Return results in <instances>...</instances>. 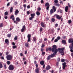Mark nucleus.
I'll use <instances>...</instances> for the list:
<instances>
[{
  "label": "nucleus",
  "instance_id": "nucleus-1",
  "mask_svg": "<svg viewBox=\"0 0 73 73\" xmlns=\"http://www.w3.org/2000/svg\"><path fill=\"white\" fill-rule=\"evenodd\" d=\"M64 49H65V48H58V51L61 54H61V55L62 56L64 55Z\"/></svg>",
  "mask_w": 73,
  "mask_h": 73
},
{
  "label": "nucleus",
  "instance_id": "nucleus-2",
  "mask_svg": "<svg viewBox=\"0 0 73 73\" xmlns=\"http://www.w3.org/2000/svg\"><path fill=\"white\" fill-rule=\"evenodd\" d=\"M12 56L11 55H7L6 56V58L7 60H11L12 59Z\"/></svg>",
  "mask_w": 73,
  "mask_h": 73
},
{
  "label": "nucleus",
  "instance_id": "nucleus-3",
  "mask_svg": "<svg viewBox=\"0 0 73 73\" xmlns=\"http://www.w3.org/2000/svg\"><path fill=\"white\" fill-rule=\"evenodd\" d=\"M57 48V46L56 45H54L52 46V48L51 50L52 52H55V50H56V49H56Z\"/></svg>",
  "mask_w": 73,
  "mask_h": 73
},
{
  "label": "nucleus",
  "instance_id": "nucleus-4",
  "mask_svg": "<svg viewBox=\"0 0 73 73\" xmlns=\"http://www.w3.org/2000/svg\"><path fill=\"white\" fill-rule=\"evenodd\" d=\"M58 52V49H56L55 50V51L54 52V53L51 54L50 56L51 57H54V56L56 54V53H57V52Z\"/></svg>",
  "mask_w": 73,
  "mask_h": 73
},
{
  "label": "nucleus",
  "instance_id": "nucleus-5",
  "mask_svg": "<svg viewBox=\"0 0 73 73\" xmlns=\"http://www.w3.org/2000/svg\"><path fill=\"white\" fill-rule=\"evenodd\" d=\"M9 69L10 70H13L14 69V66L12 65H10L9 67Z\"/></svg>",
  "mask_w": 73,
  "mask_h": 73
},
{
  "label": "nucleus",
  "instance_id": "nucleus-6",
  "mask_svg": "<svg viewBox=\"0 0 73 73\" xmlns=\"http://www.w3.org/2000/svg\"><path fill=\"white\" fill-rule=\"evenodd\" d=\"M26 31V28L25 27V25H24L22 27V28L21 29V32H24L25 31Z\"/></svg>",
  "mask_w": 73,
  "mask_h": 73
},
{
  "label": "nucleus",
  "instance_id": "nucleus-7",
  "mask_svg": "<svg viewBox=\"0 0 73 73\" xmlns=\"http://www.w3.org/2000/svg\"><path fill=\"white\" fill-rule=\"evenodd\" d=\"M45 5V6L47 7L46 8V9L47 10H48L49 8V4L48 3H46Z\"/></svg>",
  "mask_w": 73,
  "mask_h": 73
},
{
  "label": "nucleus",
  "instance_id": "nucleus-8",
  "mask_svg": "<svg viewBox=\"0 0 73 73\" xmlns=\"http://www.w3.org/2000/svg\"><path fill=\"white\" fill-rule=\"evenodd\" d=\"M63 65V69H65V67L66 66V62H64L62 64Z\"/></svg>",
  "mask_w": 73,
  "mask_h": 73
},
{
  "label": "nucleus",
  "instance_id": "nucleus-9",
  "mask_svg": "<svg viewBox=\"0 0 73 73\" xmlns=\"http://www.w3.org/2000/svg\"><path fill=\"white\" fill-rule=\"evenodd\" d=\"M68 42L69 43H72V42H73V39L72 38L69 39Z\"/></svg>",
  "mask_w": 73,
  "mask_h": 73
},
{
  "label": "nucleus",
  "instance_id": "nucleus-10",
  "mask_svg": "<svg viewBox=\"0 0 73 73\" xmlns=\"http://www.w3.org/2000/svg\"><path fill=\"white\" fill-rule=\"evenodd\" d=\"M69 9V8L68 6H66L65 7V11L66 12H68V10Z\"/></svg>",
  "mask_w": 73,
  "mask_h": 73
},
{
  "label": "nucleus",
  "instance_id": "nucleus-11",
  "mask_svg": "<svg viewBox=\"0 0 73 73\" xmlns=\"http://www.w3.org/2000/svg\"><path fill=\"white\" fill-rule=\"evenodd\" d=\"M56 15V18L58 19L59 20H60V19H61V17H62V16H61V17H60V16H59L58 15Z\"/></svg>",
  "mask_w": 73,
  "mask_h": 73
},
{
  "label": "nucleus",
  "instance_id": "nucleus-12",
  "mask_svg": "<svg viewBox=\"0 0 73 73\" xmlns=\"http://www.w3.org/2000/svg\"><path fill=\"white\" fill-rule=\"evenodd\" d=\"M19 10H16L15 12V15H17V14H18L19 13Z\"/></svg>",
  "mask_w": 73,
  "mask_h": 73
},
{
  "label": "nucleus",
  "instance_id": "nucleus-13",
  "mask_svg": "<svg viewBox=\"0 0 73 73\" xmlns=\"http://www.w3.org/2000/svg\"><path fill=\"white\" fill-rule=\"evenodd\" d=\"M50 69V66H47L46 67V69L47 70H49Z\"/></svg>",
  "mask_w": 73,
  "mask_h": 73
},
{
  "label": "nucleus",
  "instance_id": "nucleus-14",
  "mask_svg": "<svg viewBox=\"0 0 73 73\" xmlns=\"http://www.w3.org/2000/svg\"><path fill=\"white\" fill-rule=\"evenodd\" d=\"M31 17L33 18H34L35 16V14H31Z\"/></svg>",
  "mask_w": 73,
  "mask_h": 73
},
{
  "label": "nucleus",
  "instance_id": "nucleus-15",
  "mask_svg": "<svg viewBox=\"0 0 73 73\" xmlns=\"http://www.w3.org/2000/svg\"><path fill=\"white\" fill-rule=\"evenodd\" d=\"M11 18L12 19V20H13V21H14L15 20V18H14V16H11Z\"/></svg>",
  "mask_w": 73,
  "mask_h": 73
},
{
  "label": "nucleus",
  "instance_id": "nucleus-16",
  "mask_svg": "<svg viewBox=\"0 0 73 73\" xmlns=\"http://www.w3.org/2000/svg\"><path fill=\"white\" fill-rule=\"evenodd\" d=\"M13 10V7H11V8L10 9V13H12V12Z\"/></svg>",
  "mask_w": 73,
  "mask_h": 73
},
{
  "label": "nucleus",
  "instance_id": "nucleus-17",
  "mask_svg": "<svg viewBox=\"0 0 73 73\" xmlns=\"http://www.w3.org/2000/svg\"><path fill=\"white\" fill-rule=\"evenodd\" d=\"M44 64V61H42L40 62V64H41V65H43Z\"/></svg>",
  "mask_w": 73,
  "mask_h": 73
},
{
  "label": "nucleus",
  "instance_id": "nucleus-18",
  "mask_svg": "<svg viewBox=\"0 0 73 73\" xmlns=\"http://www.w3.org/2000/svg\"><path fill=\"white\" fill-rule=\"evenodd\" d=\"M53 12H54V11H53V9H51L50 10V14L51 15H52V13H53Z\"/></svg>",
  "mask_w": 73,
  "mask_h": 73
},
{
  "label": "nucleus",
  "instance_id": "nucleus-19",
  "mask_svg": "<svg viewBox=\"0 0 73 73\" xmlns=\"http://www.w3.org/2000/svg\"><path fill=\"white\" fill-rule=\"evenodd\" d=\"M16 20L17 21H18V22H20V18L19 17L17 18Z\"/></svg>",
  "mask_w": 73,
  "mask_h": 73
},
{
  "label": "nucleus",
  "instance_id": "nucleus-20",
  "mask_svg": "<svg viewBox=\"0 0 73 73\" xmlns=\"http://www.w3.org/2000/svg\"><path fill=\"white\" fill-rule=\"evenodd\" d=\"M41 26H42L43 28H44L45 27V25H44V24L43 23H42L41 24Z\"/></svg>",
  "mask_w": 73,
  "mask_h": 73
},
{
  "label": "nucleus",
  "instance_id": "nucleus-21",
  "mask_svg": "<svg viewBox=\"0 0 73 73\" xmlns=\"http://www.w3.org/2000/svg\"><path fill=\"white\" fill-rule=\"evenodd\" d=\"M52 9L54 10V12H56V8H55V7L54 6H53L52 7Z\"/></svg>",
  "mask_w": 73,
  "mask_h": 73
},
{
  "label": "nucleus",
  "instance_id": "nucleus-22",
  "mask_svg": "<svg viewBox=\"0 0 73 73\" xmlns=\"http://www.w3.org/2000/svg\"><path fill=\"white\" fill-rule=\"evenodd\" d=\"M5 42L6 43H7V44H8V43H9V41H8V40L7 39H6L5 40Z\"/></svg>",
  "mask_w": 73,
  "mask_h": 73
},
{
  "label": "nucleus",
  "instance_id": "nucleus-23",
  "mask_svg": "<svg viewBox=\"0 0 73 73\" xmlns=\"http://www.w3.org/2000/svg\"><path fill=\"white\" fill-rule=\"evenodd\" d=\"M35 72L36 73H38V72H39V69L38 68H36L35 70Z\"/></svg>",
  "mask_w": 73,
  "mask_h": 73
},
{
  "label": "nucleus",
  "instance_id": "nucleus-24",
  "mask_svg": "<svg viewBox=\"0 0 73 73\" xmlns=\"http://www.w3.org/2000/svg\"><path fill=\"white\" fill-rule=\"evenodd\" d=\"M36 14L37 16H39V15H40V12H39L38 11H37L36 12Z\"/></svg>",
  "mask_w": 73,
  "mask_h": 73
},
{
  "label": "nucleus",
  "instance_id": "nucleus-25",
  "mask_svg": "<svg viewBox=\"0 0 73 73\" xmlns=\"http://www.w3.org/2000/svg\"><path fill=\"white\" fill-rule=\"evenodd\" d=\"M62 43H63L64 44H66V42L64 40H62Z\"/></svg>",
  "mask_w": 73,
  "mask_h": 73
},
{
  "label": "nucleus",
  "instance_id": "nucleus-26",
  "mask_svg": "<svg viewBox=\"0 0 73 73\" xmlns=\"http://www.w3.org/2000/svg\"><path fill=\"white\" fill-rule=\"evenodd\" d=\"M31 35L30 34L28 35L27 36V37L28 38H31Z\"/></svg>",
  "mask_w": 73,
  "mask_h": 73
},
{
  "label": "nucleus",
  "instance_id": "nucleus-27",
  "mask_svg": "<svg viewBox=\"0 0 73 73\" xmlns=\"http://www.w3.org/2000/svg\"><path fill=\"white\" fill-rule=\"evenodd\" d=\"M25 46H26V47H29V44H28L27 43H26L25 44Z\"/></svg>",
  "mask_w": 73,
  "mask_h": 73
},
{
  "label": "nucleus",
  "instance_id": "nucleus-28",
  "mask_svg": "<svg viewBox=\"0 0 73 73\" xmlns=\"http://www.w3.org/2000/svg\"><path fill=\"white\" fill-rule=\"evenodd\" d=\"M51 56H50V55H49L48 56V58H47V60H49L50 59V58H51Z\"/></svg>",
  "mask_w": 73,
  "mask_h": 73
},
{
  "label": "nucleus",
  "instance_id": "nucleus-29",
  "mask_svg": "<svg viewBox=\"0 0 73 73\" xmlns=\"http://www.w3.org/2000/svg\"><path fill=\"white\" fill-rule=\"evenodd\" d=\"M8 13L7 11H6L5 13V16H7V15H8Z\"/></svg>",
  "mask_w": 73,
  "mask_h": 73
},
{
  "label": "nucleus",
  "instance_id": "nucleus-30",
  "mask_svg": "<svg viewBox=\"0 0 73 73\" xmlns=\"http://www.w3.org/2000/svg\"><path fill=\"white\" fill-rule=\"evenodd\" d=\"M7 36L9 38L11 37V34H9L7 35Z\"/></svg>",
  "mask_w": 73,
  "mask_h": 73
},
{
  "label": "nucleus",
  "instance_id": "nucleus-31",
  "mask_svg": "<svg viewBox=\"0 0 73 73\" xmlns=\"http://www.w3.org/2000/svg\"><path fill=\"white\" fill-rule=\"evenodd\" d=\"M15 40H17V36H16L14 38Z\"/></svg>",
  "mask_w": 73,
  "mask_h": 73
},
{
  "label": "nucleus",
  "instance_id": "nucleus-32",
  "mask_svg": "<svg viewBox=\"0 0 73 73\" xmlns=\"http://www.w3.org/2000/svg\"><path fill=\"white\" fill-rule=\"evenodd\" d=\"M61 61L62 62H63L65 61V59H61Z\"/></svg>",
  "mask_w": 73,
  "mask_h": 73
},
{
  "label": "nucleus",
  "instance_id": "nucleus-33",
  "mask_svg": "<svg viewBox=\"0 0 73 73\" xmlns=\"http://www.w3.org/2000/svg\"><path fill=\"white\" fill-rule=\"evenodd\" d=\"M54 2L55 3H57L58 2V0H54Z\"/></svg>",
  "mask_w": 73,
  "mask_h": 73
},
{
  "label": "nucleus",
  "instance_id": "nucleus-34",
  "mask_svg": "<svg viewBox=\"0 0 73 73\" xmlns=\"http://www.w3.org/2000/svg\"><path fill=\"white\" fill-rule=\"evenodd\" d=\"M16 47H17V46H13V49H15L16 48Z\"/></svg>",
  "mask_w": 73,
  "mask_h": 73
},
{
  "label": "nucleus",
  "instance_id": "nucleus-35",
  "mask_svg": "<svg viewBox=\"0 0 73 73\" xmlns=\"http://www.w3.org/2000/svg\"><path fill=\"white\" fill-rule=\"evenodd\" d=\"M3 67V64H0V68H2Z\"/></svg>",
  "mask_w": 73,
  "mask_h": 73
},
{
  "label": "nucleus",
  "instance_id": "nucleus-36",
  "mask_svg": "<svg viewBox=\"0 0 73 73\" xmlns=\"http://www.w3.org/2000/svg\"><path fill=\"white\" fill-rule=\"evenodd\" d=\"M51 20L52 22H54L55 21V19L54 18H52L51 19Z\"/></svg>",
  "mask_w": 73,
  "mask_h": 73
},
{
  "label": "nucleus",
  "instance_id": "nucleus-37",
  "mask_svg": "<svg viewBox=\"0 0 73 73\" xmlns=\"http://www.w3.org/2000/svg\"><path fill=\"white\" fill-rule=\"evenodd\" d=\"M11 64V62H10V61H7V64L8 65H9Z\"/></svg>",
  "mask_w": 73,
  "mask_h": 73
},
{
  "label": "nucleus",
  "instance_id": "nucleus-38",
  "mask_svg": "<svg viewBox=\"0 0 73 73\" xmlns=\"http://www.w3.org/2000/svg\"><path fill=\"white\" fill-rule=\"evenodd\" d=\"M58 39H56L54 40V42H57L58 41Z\"/></svg>",
  "mask_w": 73,
  "mask_h": 73
},
{
  "label": "nucleus",
  "instance_id": "nucleus-39",
  "mask_svg": "<svg viewBox=\"0 0 73 73\" xmlns=\"http://www.w3.org/2000/svg\"><path fill=\"white\" fill-rule=\"evenodd\" d=\"M33 40L34 41H36V40H37V39H36V38H33Z\"/></svg>",
  "mask_w": 73,
  "mask_h": 73
},
{
  "label": "nucleus",
  "instance_id": "nucleus-40",
  "mask_svg": "<svg viewBox=\"0 0 73 73\" xmlns=\"http://www.w3.org/2000/svg\"><path fill=\"white\" fill-rule=\"evenodd\" d=\"M45 46V45L44 44H42V46H41V48H44Z\"/></svg>",
  "mask_w": 73,
  "mask_h": 73
},
{
  "label": "nucleus",
  "instance_id": "nucleus-41",
  "mask_svg": "<svg viewBox=\"0 0 73 73\" xmlns=\"http://www.w3.org/2000/svg\"><path fill=\"white\" fill-rule=\"evenodd\" d=\"M18 4L17 2H14V5H17Z\"/></svg>",
  "mask_w": 73,
  "mask_h": 73
},
{
  "label": "nucleus",
  "instance_id": "nucleus-42",
  "mask_svg": "<svg viewBox=\"0 0 73 73\" xmlns=\"http://www.w3.org/2000/svg\"><path fill=\"white\" fill-rule=\"evenodd\" d=\"M3 23H1L0 25V27H3Z\"/></svg>",
  "mask_w": 73,
  "mask_h": 73
},
{
  "label": "nucleus",
  "instance_id": "nucleus-43",
  "mask_svg": "<svg viewBox=\"0 0 73 73\" xmlns=\"http://www.w3.org/2000/svg\"><path fill=\"white\" fill-rule=\"evenodd\" d=\"M60 38H61L59 36L57 37V39H58V40H60Z\"/></svg>",
  "mask_w": 73,
  "mask_h": 73
},
{
  "label": "nucleus",
  "instance_id": "nucleus-44",
  "mask_svg": "<svg viewBox=\"0 0 73 73\" xmlns=\"http://www.w3.org/2000/svg\"><path fill=\"white\" fill-rule=\"evenodd\" d=\"M27 15H29L30 14V12H29V11H27Z\"/></svg>",
  "mask_w": 73,
  "mask_h": 73
},
{
  "label": "nucleus",
  "instance_id": "nucleus-45",
  "mask_svg": "<svg viewBox=\"0 0 73 73\" xmlns=\"http://www.w3.org/2000/svg\"><path fill=\"white\" fill-rule=\"evenodd\" d=\"M72 22V21L70 20H68V23L69 24H70Z\"/></svg>",
  "mask_w": 73,
  "mask_h": 73
},
{
  "label": "nucleus",
  "instance_id": "nucleus-46",
  "mask_svg": "<svg viewBox=\"0 0 73 73\" xmlns=\"http://www.w3.org/2000/svg\"><path fill=\"white\" fill-rule=\"evenodd\" d=\"M33 18L32 17H31L29 18V20H32V19H33Z\"/></svg>",
  "mask_w": 73,
  "mask_h": 73
},
{
  "label": "nucleus",
  "instance_id": "nucleus-47",
  "mask_svg": "<svg viewBox=\"0 0 73 73\" xmlns=\"http://www.w3.org/2000/svg\"><path fill=\"white\" fill-rule=\"evenodd\" d=\"M56 7H60V5L58 4H57L56 5Z\"/></svg>",
  "mask_w": 73,
  "mask_h": 73
},
{
  "label": "nucleus",
  "instance_id": "nucleus-48",
  "mask_svg": "<svg viewBox=\"0 0 73 73\" xmlns=\"http://www.w3.org/2000/svg\"><path fill=\"white\" fill-rule=\"evenodd\" d=\"M28 42H29V41H31V38H28Z\"/></svg>",
  "mask_w": 73,
  "mask_h": 73
},
{
  "label": "nucleus",
  "instance_id": "nucleus-49",
  "mask_svg": "<svg viewBox=\"0 0 73 73\" xmlns=\"http://www.w3.org/2000/svg\"><path fill=\"white\" fill-rule=\"evenodd\" d=\"M42 54H43V55H44L45 54V52H42Z\"/></svg>",
  "mask_w": 73,
  "mask_h": 73
},
{
  "label": "nucleus",
  "instance_id": "nucleus-50",
  "mask_svg": "<svg viewBox=\"0 0 73 73\" xmlns=\"http://www.w3.org/2000/svg\"><path fill=\"white\" fill-rule=\"evenodd\" d=\"M48 50H51V47H50L49 48H48Z\"/></svg>",
  "mask_w": 73,
  "mask_h": 73
},
{
  "label": "nucleus",
  "instance_id": "nucleus-51",
  "mask_svg": "<svg viewBox=\"0 0 73 73\" xmlns=\"http://www.w3.org/2000/svg\"><path fill=\"white\" fill-rule=\"evenodd\" d=\"M57 61L58 62L60 61V58H58L57 59Z\"/></svg>",
  "mask_w": 73,
  "mask_h": 73
},
{
  "label": "nucleus",
  "instance_id": "nucleus-52",
  "mask_svg": "<svg viewBox=\"0 0 73 73\" xmlns=\"http://www.w3.org/2000/svg\"><path fill=\"white\" fill-rule=\"evenodd\" d=\"M4 66L5 67V69H7V67H6V65L4 64Z\"/></svg>",
  "mask_w": 73,
  "mask_h": 73
},
{
  "label": "nucleus",
  "instance_id": "nucleus-53",
  "mask_svg": "<svg viewBox=\"0 0 73 73\" xmlns=\"http://www.w3.org/2000/svg\"><path fill=\"white\" fill-rule=\"evenodd\" d=\"M42 31V28H40V32H41Z\"/></svg>",
  "mask_w": 73,
  "mask_h": 73
},
{
  "label": "nucleus",
  "instance_id": "nucleus-54",
  "mask_svg": "<svg viewBox=\"0 0 73 73\" xmlns=\"http://www.w3.org/2000/svg\"><path fill=\"white\" fill-rule=\"evenodd\" d=\"M69 47L70 49H73V47H72V46H69Z\"/></svg>",
  "mask_w": 73,
  "mask_h": 73
},
{
  "label": "nucleus",
  "instance_id": "nucleus-55",
  "mask_svg": "<svg viewBox=\"0 0 73 73\" xmlns=\"http://www.w3.org/2000/svg\"><path fill=\"white\" fill-rule=\"evenodd\" d=\"M55 27H57V26H58V24H56L55 25Z\"/></svg>",
  "mask_w": 73,
  "mask_h": 73
},
{
  "label": "nucleus",
  "instance_id": "nucleus-56",
  "mask_svg": "<svg viewBox=\"0 0 73 73\" xmlns=\"http://www.w3.org/2000/svg\"><path fill=\"white\" fill-rule=\"evenodd\" d=\"M5 19H8V16H6L5 17Z\"/></svg>",
  "mask_w": 73,
  "mask_h": 73
},
{
  "label": "nucleus",
  "instance_id": "nucleus-57",
  "mask_svg": "<svg viewBox=\"0 0 73 73\" xmlns=\"http://www.w3.org/2000/svg\"><path fill=\"white\" fill-rule=\"evenodd\" d=\"M37 10L38 11H40L41 10V8L40 7H39L38 8V9H37Z\"/></svg>",
  "mask_w": 73,
  "mask_h": 73
},
{
  "label": "nucleus",
  "instance_id": "nucleus-58",
  "mask_svg": "<svg viewBox=\"0 0 73 73\" xmlns=\"http://www.w3.org/2000/svg\"><path fill=\"white\" fill-rule=\"evenodd\" d=\"M56 65L57 66H58V62H57L56 63Z\"/></svg>",
  "mask_w": 73,
  "mask_h": 73
},
{
  "label": "nucleus",
  "instance_id": "nucleus-59",
  "mask_svg": "<svg viewBox=\"0 0 73 73\" xmlns=\"http://www.w3.org/2000/svg\"><path fill=\"white\" fill-rule=\"evenodd\" d=\"M63 38H64V39H65L66 38V36H63Z\"/></svg>",
  "mask_w": 73,
  "mask_h": 73
},
{
  "label": "nucleus",
  "instance_id": "nucleus-60",
  "mask_svg": "<svg viewBox=\"0 0 73 73\" xmlns=\"http://www.w3.org/2000/svg\"><path fill=\"white\" fill-rule=\"evenodd\" d=\"M27 8L28 9H29V8H30V6H29V5L27 6Z\"/></svg>",
  "mask_w": 73,
  "mask_h": 73
},
{
  "label": "nucleus",
  "instance_id": "nucleus-61",
  "mask_svg": "<svg viewBox=\"0 0 73 73\" xmlns=\"http://www.w3.org/2000/svg\"><path fill=\"white\" fill-rule=\"evenodd\" d=\"M23 7H24V8H26V7H27V5H26L25 4L23 5Z\"/></svg>",
  "mask_w": 73,
  "mask_h": 73
},
{
  "label": "nucleus",
  "instance_id": "nucleus-62",
  "mask_svg": "<svg viewBox=\"0 0 73 73\" xmlns=\"http://www.w3.org/2000/svg\"><path fill=\"white\" fill-rule=\"evenodd\" d=\"M54 38H55L54 37H53L51 41H52L53 40H54Z\"/></svg>",
  "mask_w": 73,
  "mask_h": 73
},
{
  "label": "nucleus",
  "instance_id": "nucleus-63",
  "mask_svg": "<svg viewBox=\"0 0 73 73\" xmlns=\"http://www.w3.org/2000/svg\"><path fill=\"white\" fill-rule=\"evenodd\" d=\"M20 56H23V54L22 53H20Z\"/></svg>",
  "mask_w": 73,
  "mask_h": 73
},
{
  "label": "nucleus",
  "instance_id": "nucleus-64",
  "mask_svg": "<svg viewBox=\"0 0 73 73\" xmlns=\"http://www.w3.org/2000/svg\"><path fill=\"white\" fill-rule=\"evenodd\" d=\"M10 4V3H8L7 4V6H9V5Z\"/></svg>",
  "mask_w": 73,
  "mask_h": 73
}]
</instances>
